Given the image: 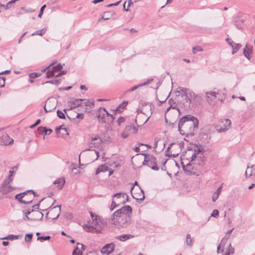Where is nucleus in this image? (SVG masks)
I'll use <instances>...</instances> for the list:
<instances>
[{
  "instance_id": "052dcab7",
  "label": "nucleus",
  "mask_w": 255,
  "mask_h": 255,
  "mask_svg": "<svg viewBox=\"0 0 255 255\" xmlns=\"http://www.w3.org/2000/svg\"><path fill=\"white\" fill-rule=\"evenodd\" d=\"M121 2V1H119L116 3H111V4H110L109 5H108V7H112L113 6H117L119 4V3Z\"/></svg>"
},
{
  "instance_id": "9d476101",
  "label": "nucleus",
  "mask_w": 255,
  "mask_h": 255,
  "mask_svg": "<svg viewBox=\"0 0 255 255\" xmlns=\"http://www.w3.org/2000/svg\"><path fill=\"white\" fill-rule=\"evenodd\" d=\"M143 164L150 167L151 169L158 170L159 168L156 163V158L152 155L148 154L144 156Z\"/></svg>"
},
{
  "instance_id": "0eeeda50",
  "label": "nucleus",
  "mask_w": 255,
  "mask_h": 255,
  "mask_svg": "<svg viewBox=\"0 0 255 255\" xmlns=\"http://www.w3.org/2000/svg\"><path fill=\"white\" fill-rule=\"evenodd\" d=\"M128 201V196L124 193H118L113 196V208H115L120 204H124Z\"/></svg>"
},
{
  "instance_id": "a878e982",
  "label": "nucleus",
  "mask_w": 255,
  "mask_h": 255,
  "mask_svg": "<svg viewBox=\"0 0 255 255\" xmlns=\"http://www.w3.org/2000/svg\"><path fill=\"white\" fill-rule=\"evenodd\" d=\"M55 131L57 134H60L61 136L62 137H63L66 135H68L67 129L63 127V126H61L59 128H56Z\"/></svg>"
},
{
  "instance_id": "bf43d9fd",
  "label": "nucleus",
  "mask_w": 255,
  "mask_h": 255,
  "mask_svg": "<svg viewBox=\"0 0 255 255\" xmlns=\"http://www.w3.org/2000/svg\"><path fill=\"white\" fill-rule=\"evenodd\" d=\"M52 132V130L50 128L47 129L46 128V131H44V134H49Z\"/></svg>"
},
{
  "instance_id": "864d4df0",
  "label": "nucleus",
  "mask_w": 255,
  "mask_h": 255,
  "mask_svg": "<svg viewBox=\"0 0 255 255\" xmlns=\"http://www.w3.org/2000/svg\"><path fill=\"white\" fill-rule=\"evenodd\" d=\"M0 82H1V85H0V88H2L5 86V78L4 77H0Z\"/></svg>"
},
{
  "instance_id": "c03bdc74",
  "label": "nucleus",
  "mask_w": 255,
  "mask_h": 255,
  "mask_svg": "<svg viewBox=\"0 0 255 255\" xmlns=\"http://www.w3.org/2000/svg\"><path fill=\"white\" fill-rule=\"evenodd\" d=\"M57 114L58 117L60 119H65V115H64V113L60 110H58L57 111Z\"/></svg>"
},
{
  "instance_id": "473e14b6",
  "label": "nucleus",
  "mask_w": 255,
  "mask_h": 255,
  "mask_svg": "<svg viewBox=\"0 0 255 255\" xmlns=\"http://www.w3.org/2000/svg\"><path fill=\"white\" fill-rule=\"evenodd\" d=\"M84 105L86 107H89L90 108H92L94 105V103L93 102H91L89 100H84L82 102V106Z\"/></svg>"
},
{
  "instance_id": "8fccbe9b",
  "label": "nucleus",
  "mask_w": 255,
  "mask_h": 255,
  "mask_svg": "<svg viewBox=\"0 0 255 255\" xmlns=\"http://www.w3.org/2000/svg\"><path fill=\"white\" fill-rule=\"evenodd\" d=\"M108 12H104V15H103V16L98 19V22H100L102 19L103 20H108L109 19V17H107L106 16V14L108 13Z\"/></svg>"
},
{
  "instance_id": "5701e85b",
  "label": "nucleus",
  "mask_w": 255,
  "mask_h": 255,
  "mask_svg": "<svg viewBox=\"0 0 255 255\" xmlns=\"http://www.w3.org/2000/svg\"><path fill=\"white\" fill-rule=\"evenodd\" d=\"M229 239V237L225 236L221 240L220 244L217 247V254H219L220 249H222L221 252L223 253L224 251V248L225 247V245L227 243V242Z\"/></svg>"
},
{
  "instance_id": "aec40b11",
  "label": "nucleus",
  "mask_w": 255,
  "mask_h": 255,
  "mask_svg": "<svg viewBox=\"0 0 255 255\" xmlns=\"http://www.w3.org/2000/svg\"><path fill=\"white\" fill-rule=\"evenodd\" d=\"M245 176L250 177L251 176H255V165H248L245 172Z\"/></svg>"
},
{
  "instance_id": "72a5a7b5",
  "label": "nucleus",
  "mask_w": 255,
  "mask_h": 255,
  "mask_svg": "<svg viewBox=\"0 0 255 255\" xmlns=\"http://www.w3.org/2000/svg\"><path fill=\"white\" fill-rule=\"evenodd\" d=\"M127 102H124L123 103L120 104L116 109L117 112L121 113L123 111L125 107L127 105Z\"/></svg>"
},
{
  "instance_id": "ea45409f",
  "label": "nucleus",
  "mask_w": 255,
  "mask_h": 255,
  "mask_svg": "<svg viewBox=\"0 0 255 255\" xmlns=\"http://www.w3.org/2000/svg\"><path fill=\"white\" fill-rule=\"evenodd\" d=\"M228 253H230L232 255H233L234 253V249L232 247L231 244H230L228 246V248L226 251Z\"/></svg>"
},
{
  "instance_id": "ddd939ff",
  "label": "nucleus",
  "mask_w": 255,
  "mask_h": 255,
  "mask_svg": "<svg viewBox=\"0 0 255 255\" xmlns=\"http://www.w3.org/2000/svg\"><path fill=\"white\" fill-rule=\"evenodd\" d=\"M11 181V180H8V179H5L3 181L0 187V192L2 194H6L11 192L14 189V188L10 185Z\"/></svg>"
},
{
  "instance_id": "de8ad7c7",
  "label": "nucleus",
  "mask_w": 255,
  "mask_h": 255,
  "mask_svg": "<svg viewBox=\"0 0 255 255\" xmlns=\"http://www.w3.org/2000/svg\"><path fill=\"white\" fill-rule=\"evenodd\" d=\"M37 130L39 134H42L44 133V131H46V128L43 127H39L38 128Z\"/></svg>"
},
{
  "instance_id": "1a4fd4ad",
  "label": "nucleus",
  "mask_w": 255,
  "mask_h": 255,
  "mask_svg": "<svg viewBox=\"0 0 255 255\" xmlns=\"http://www.w3.org/2000/svg\"><path fill=\"white\" fill-rule=\"evenodd\" d=\"M142 107L141 109L139 108L137 109L136 112L137 114L142 113L143 114L145 115L146 116H148V118L144 122V123H145L152 114L153 111V106L150 103H144L142 104Z\"/></svg>"
},
{
  "instance_id": "69168bd1",
  "label": "nucleus",
  "mask_w": 255,
  "mask_h": 255,
  "mask_svg": "<svg viewBox=\"0 0 255 255\" xmlns=\"http://www.w3.org/2000/svg\"><path fill=\"white\" fill-rule=\"evenodd\" d=\"M60 83L59 80H53V84H59Z\"/></svg>"
},
{
  "instance_id": "20e7f679",
  "label": "nucleus",
  "mask_w": 255,
  "mask_h": 255,
  "mask_svg": "<svg viewBox=\"0 0 255 255\" xmlns=\"http://www.w3.org/2000/svg\"><path fill=\"white\" fill-rule=\"evenodd\" d=\"M34 196V192L32 190H28L16 195L15 198L21 203L27 204L32 202Z\"/></svg>"
},
{
  "instance_id": "4d7b16f0",
  "label": "nucleus",
  "mask_w": 255,
  "mask_h": 255,
  "mask_svg": "<svg viewBox=\"0 0 255 255\" xmlns=\"http://www.w3.org/2000/svg\"><path fill=\"white\" fill-rule=\"evenodd\" d=\"M234 229V228H232V229H230L229 231H228L226 233L225 236L229 237V238L230 236V234L232 233Z\"/></svg>"
},
{
  "instance_id": "2eb2a0df",
  "label": "nucleus",
  "mask_w": 255,
  "mask_h": 255,
  "mask_svg": "<svg viewBox=\"0 0 255 255\" xmlns=\"http://www.w3.org/2000/svg\"><path fill=\"white\" fill-rule=\"evenodd\" d=\"M106 116H110L112 120H113L115 117L113 115L110 114L109 112L105 108H100L99 110L97 117L99 120H101L102 122L106 123Z\"/></svg>"
},
{
  "instance_id": "58836bf2",
  "label": "nucleus",
  "mask_w": 255,
  "mask_h": 255,
  "mask_svg": "<svg viewBox=\"0 0 255 255\" xmlns=\"http://www.w3.org/2000/svg\"><path fill=\"white\" fill-rule=\"evenodd\" d=\"M45 31H46V30L45 29H40V30L35 31V32H34L32 34V35L33 36L35 35H38L42 36L45 33Z\"/></svg>"
},
{
  "instance_id": "39448f33",
  "label": "nucleus",
  "mask_w": 255,
  "mask_h": 255,
  "mask_svg": "<svg viewBox=\"0 0 255 255\" xmlns=\"http://www.w3.org/2000/svg\"><path fill=\"white\" fill-rule=\"evenodd\" d=\"M112 223L118 228H127L130 224L131 219L121 215L114 216V213L111 217Z\"/></svg>"
},
{
  "instance_id": "3c124183",
  "label": "nucleus",
  "mask_w": 255,
  "mask_h": 255,
  "mask_svg": "<svg viewBox=\"0 0 255 255\" xmlns=\"http://www.w3.org/2000/svg\"><path fill=\"white\" fill-rule=\"evenodd\" d=\"M54 69H56L58 72L60 71L63 68V66L61 64H59L56 66H53Z\"/></svg>"
},
{
  "instance_id": "4468645a",
  "label": "nucleus",
  "mask_w": 255,
  "mask_h": 255,
  "mask_svg": "<svg viewBox=\"0 0 255 255\" xmlns=\"http://www.w3.org/2000/svg\"><path fill=\"white\" fill-rule=\"evenodd\" d=\"M137 132V128L135 126H127L121 134L123 138H126L129 135L135 134Z\"/></svg>"
},
{
  "instance_id": "e433bc0d",
  "label": "nucleus",
  "mask_w": 255,
  "mask_h": 255,
  "mask_svg": "<svg viewBox=\"0 0 255 255\" xmlns=\"http://www.w3.org/2000/svg\"><path fill=\"white\" fill-rule=\"evenodd\" d=\"M19 237L20 236L19 235H9L5 238H2L1 239L14 240L18 239Z\"/></svg>"
},
{
  "instance_id": "2f4dec72",
  "label": "nucleus",
  "mask_w": 255,
  "mask_h": 255,
  "mask_svg": "<svg viewBox=\"0 0 255 255\" xmlns=\"http://www.w3.org/2000/svg\"><path fill=\"white\" fill-rule=\"evenodd\" d=\"M108 170V167L105 165H101L97 168L96 174H98L101 172H105Z\"/></svg>"
},
{
  "instance_id": "f704fd0d",
  "label": "nucleus",
  "mask_w": 255,
  "mask_h": 255,
  "mask_svg": "<svg viewBox=\"0 0 255 255\" xmlns=\"http://www.w3.org/2000/svg\"><path fill=\"white\" fill-rule=\"evenodd\" d=\"M186 243L187 246L190 247H192L193 246V241L191 238L190 235L189 234H188L186 236Z\"/></svg>"
},
{
  "instance_id": "cd10ccee",
  "label": "nucleus",
  "mask_w": 255,
  "mask_h": 255,
  "mask_svg": "<svg viewBox=\"0 0 255 255\" xmlns=\"http://www.w3.org/2000/svg\"><path fill=\"white\" fill-rule=\"evenodd\" d=\"M252 47L246 45L245 48L244 49L243 53L244 56L248 59L250 60L251 58L250 55L252 52Z\"/></svg>"
},
{
  "instance_id": "c85d7f7f",
  "label": "nucleus",
  "mask_w": 255,
  "mask_h": 255,
  "mask_svg": "<svg viewBox=\"0 0 255 255\" xmlns=\"http://www.w3.org/2000/svg\"><path fill=\"white\" fill-rule=\"evenodd\" d=\"M153 80V79L152 78L148 79L145 82L140 84L137 86H135L133 87L132 88H130L129 90V91L132 92V91L136 90L139 87L148 85V84H150Z\"/></svg>"
},
{
  "instance_id": "f03ea898",
  "label": "nucleus",
  "mask_w": 255,
  "mask_h": 255,
  "mask_svg": "<svg viewBox=\"0 0 255 255\" xmlns=\"http://www.w3.org/2000/svg\"><path fill=\"white\" fill-rule=\"evenodd\" d=\"M198 128V120L190 115L182 118L178 123L179 131L181 134L187 136L194 135V131Z\"/></svg>"
},
{
  "instance_id": "6ab92c4d",
  "label": "nucleus",
  "mask_w": 255,
  "mask_h": 255,
  "mask_svg": "<svg viewBox=\"0 0 255 255\" xmlns=\"http://www.w3.org/2000/svg\"><path fill=\"white\" fill-rule=\"evenodd\" d=\"M185 95L189 100V102H188L189 104L191 103L192 100H197L198 98L197 95H195L194 92L189 90L186 91Z\"/></svg>"
},
{
  "instance_id": "09e8293b",
  "label": "nucleus",
  "mask_w": 255,
  "mask_h": 255,
  "mask_svg": "<svg viewBox=\"0 0 255 255\" xmlns=\"http://www.w3.org/2000/svg\"><path fill=\"white\" fill-rule=\"evenodd\" d=\"M46 7V5H43L40 8V11H39V13L38 15V16L39 17H41L42 15L43 14V10L44 9H45V8Z\"/></svg>"
},
{
  "instance_id": "37998d69",
  "label": "nucleus",
  "mask_w": 255,
  "mask_h": 255,
  "mask_svg": "<svg viewBox=\"0 0 255 255\" xmlns=\"http://www.w3.org/2000/svg\"><path fill=\"white\" fill-rule=\"evenodd\" d=\"M41 75L40 73H32L29 74V77L30 79H34L38 77Z\"/></svg>"
},
{
  "instance_id": "dca6fc26",
  "label": "nucleus",
  "mask_w": 255,
  "mask_h": 255,
  "mask_svg": "<svg viewBox=\"0 0 255 255\" xmlns=\"http://www.w3.org/2000/svg\"><path fill=\"white\" fill-rule=\"evenodd\" d=\"M54 63H51L49 66H47L45 68L41 70L42 72H44L48 69V71L46 73V77L47 78H50L54 76L56 77V75H57L56 74V73L58 72V71L54 69V67H52L51 68H50L54 65Z\"/></svg>"
},
{
  "instance_id": "a19ab883",
  "label": "nucleus",
  "mask_w": 255,
  "mask_h": 255,
  "mask_svg": "<svg viewBox=\"0 0 255 255\" xmlns=\"http://www.w3.org/2000/svg\"><path fill=\"white\" fill-rule=\"evenodd\" d=\"M33 235L32 234H26L25 237V241L26 242H30L32 238Z\"/></svg>"
},
{
  "instance_id": "0e129e2a",
  "label": "nucleus",
  "mask_w": 255,
  "mask_h": 255,
  "mask_svg": "<svg viewBox=\"0 0 255 255\" xmlns=\"http://www.w3.org/2000/svg\"><path fill=\"white\" fill-rule=\"evenodd\" d=\"M226 40L228 42L229 44L232 46V45H234V42L229 39H227Z\"/></svg>"
},
{
  "instance_id": "e2e57ef3",
  "label": "nucleus",
  "mask_w": 255,
  "mask_h": 255,
  "mask_svg": "<svg viewBox=\"0 0 255 255\" xmlns=\"http://www.w3.org/2000/svg\"><path fill=\"white\" fill-rule=\"evenodd\" d=\"M76 117L82 119L84 118V115L83 114H78Z\"/></svg>"
},
{
  "instance_id": "49530a36",
  "label": "nucleus",
  "mask_w": 255,
  "mask_h": 255,
  "mask_svg": "<svg viewBox=\"0 0 255 255\" xmlns=\"http://www.w3.org/2000/svg\"><path fill=\"white\" fill-rule=\"evenodd\" d=\"M211 217H214L215 218H217L219 216V211L218 210L215 209L213 210L212 213L211 214Z\"/></svg>"
},
{
  "instance_id": "5fc2aeb1",
  "label": "nucleus",
  "mask_w": 255,
  "mask_h": 255,
  "mask_svg": "<svg viewBox=\"0 0 255 255\" xmlns=\"http://www.w3.org/2000/svg\"><path fill=\"white\" fill-rule=\"evenodd\" d=\"M50 238V237L49 236H46V237L41 236V237H38L37 240H43L46 241V240H49Z\"/></svg>"
},
{
  "instance_id": "a18cd8bd",
  "label": "nucleus",
  "mask_w": 255,
  "mask_h": 255,
  "mask_svg": "<svg viewBox=\"0 0 255 255\" xmlns=\"http://www.w3.org/2000/svg\"><path fill=\"white\" fill-rule=\"evenodd\" d=\"M203 49L200 47H193L192 51L193 53L196 54L198 51H202Z\"/></svg>"
},
{
  "instance_id": "9b49d317",
  "label": "nucleus",
  "mask_w": 255,
  "mask_h": 255,
  "mask_svg": "<svg viewBox=\"0 0 255 255\" xmlns=\"http://www.w3.org/2000/svg\"><path fill=\"white\" fill-rule=\"evenodd\" d=\"M180 146L178 143H171L167 147L166 149L167 154L168 156L173 157H177L180 152Z\"/></svg>"
},
{
  "instance_id": "f257e3e1",
  "label": "nucleus",
  "mask_w": 255,
  "mask_h": 255,
  "mask_svg": "<svg viewBox=\"0 0 255 255\" xmlns=\"http://www.w3.org/2000/svg\"><path fill=\"white\" fill-rule=\"evenodd\" d=\"M186 155L189 159L183 157L181 159L184 171L188 175H198L205 161L203 152L197 147L194 152L189 151Z\"/></svg>"
},
{
  "instance_id": "680f3d73",
  "label": "nucleus",
  "mask_w": 255,
  "mask_h": 255,
  "mask_svg": "<svg viewBox=\"0 0 255 255\" xmlns=\"http://www.w3.org/2000/svg\"><path fill=\"white\" fill-rule=\"evenodd\" d=\"M93 153L95 154L96 155V158H95V160H97L98 158H99V152L97 150H93Z\"/></svg>"
},
{
  "instance_id": "79ce46f5",
  "label": "nucleus",
  "mask_w": 255,
  "mask_h": 255,
  "mask_svg": "<svg viewBox=\"0 0 255 255\" xmlns=\"http://www.w3.org/2000/svg\"><path fill=\"white\" fill-rule=\"evenodd\" d=\"M73 255H82V251L77 247L73 252Z\"/></svg>"
},
{
  "instance_id": "6e6d98bb",
  "label": "nucleus",
  "mask_w": 255,
  "mask_h": 255,
  "mask_svg": "<svg viewBox=\"0 0 255 255\" xmlns=\"http://www.w3.org/2000/svg\"><path fill=\"white\" fill-rule=\"evenodd\" d=\"M66 71H61V72H59L56 75V77H59L65 74H66Z\"/></svg>"
},
{
  "instance_id": "774afa93",
  "label": "nucleus",
  "mask_w": 255,
  "mask_h": 255,
  "mask_svg": "<svg viewBox=\"0 0 255 255\" xmlns=\"http://www.w3.org/2000/svg\"><path fill=\"white\" fill-rule=\"evenodd\" d=\"M10 72L9 70H5L4 71H2L1 72H0V75L5 74L7 73H9Z\"/></svg>"
},
{
  "instance_id": "6e6552de",
  "label": "nucleus",
  "mask_w": 255,
  "mask_h": 255,
  "mask_svg": "<svg viewBox=\"0 0 255 255\" xmlns=\"http://www.w3.org/2000/svg\"><path fill=\"white\" fill-rule=\"evenodd\" d=\"M231 122L229 119L221 120L215 126V128L218 132H225L231 128Z\"/></svg>"
},
{
  "instance_id": "4be33fe9",
  "label": "nucleus",
  "mask_w": 255,
  "mask_h": 255,
  "mask_svg": "<svg viewBox=\"0 0 255 255\" xmlns=\"http://www.w3.org/2000/svg\"><path fill=\"white\" fill-rule=\"evenodd\" d=\"M61 210V206L59 205H57L52 208L50 211V214H53V212H55V215H53L52 218L53 219H57L60 215Z\"/></svg>"
},
{
  "instance_id": "7c9ffc66",
  "label": "nucleus",
  "mask_w": 255,
  "mask_h": 255,
  "mask_svg": "<svg viewBox=\"0 0 255 255\" xmlns=\"http://www.w3.org/2000/svg\"><path fill=\"white\" fill-rule=\"evenodd\" d=\"M133 188H134V186H132L131 187V189H130L131 194L132 197L136 200H143L145 198L144 191L140 189L141 195H140L139 196H134L132 194V190L133 189Z\"/></svg>"
},
{
  "instance_id": "f8f14e48",
  "label": "nucleus",
  "mask_w": 255,
  "mask_h": 255,
  "mask_svg": "<svg viewBox=\"0 0 255 255\" xmlns=\"http://www.w3.org/2000/svg\"><path fill=\"white\" fill-rule=\"evenodd\" d=\"M132 213V208L129 206H125L123 207L120 209H119L115 211L114 213V216H124V217H127L128 218L131 219V215Z\"/></svg>"
},
{
  "instance_id": "423d86ee",
  "label": "nucleus",
  "mask_w": 255,
  "mask_h": 255,
  "mask_svg": "<svg viewBox=\"0 0 255 255\" xmlns=\"http://www.w3.org/2000/svg\"><path fill=\"white\" fill-rule=\"evenodd\" d=\"M23 213L24 215L23 217V219L25 220L26 219L28 220H39L42 219L43 217V214L42 212L38 211V210H34L32 209L23 210Z\"/></svg>"
},
{
  "instance_id": "338daca9",
  "label": "nucleus",
  "mask_w": 255,
  "mask_h": 255,
  "mask_svg": "<svg viewBox=\"0 0 255 255\" xmlns=\"http://www.w3.org/2000/svg\"><path fill=\"white\" fill-rule=\"evenodd\" d=\"M77 245H80L81 246L82 250L84 251L86 249V247L84 245H83L82 244H80V243H78Z\"/></svg>"
},
{
  "instance_id": "7ed1b4c3",
  "label": "nucleus",
  "mask_w": 255,
  "mask_h": 255,
  "mask_svg": "<svg viewBox=\"0 0 255 255\" xmlns=\"http://www.w3.org/2000/svg\"><path fill=\"white\" fill-rule=\"evenodd\" d=\"M90 213L92 219V225H85V230L88 232H92L93 230L100 231L104 225V223L101 221L100 216L91 212Z\"/></svg>"
},
{
  "instance_id": "bb28decb",
  "label": "nucleus",
  "mask_w": 255,
  "mask_h": 255,
  "mask_svg": "<svg viewBox=\"0 0 255 255\" xmlns=\"http://www.w3.org/2000/svg\"><path fill=\"white\" fill-rule=\"evenodd\" d=\"M223 183H222L218 188V189L216 190V191L213 194L212 198L213 202H215L218 199V198L221 192V191H222V189L223 188Z\"/></svg>"
},
{
  "instance_id": "603ef678",
  "label": "nucleus",
  "mask_w": 255,
  "mask_h": 255,
  "mask_svg": "<svg viewBox=\"0 0 255 255\" xmlns=\"http://www.w3.org/2000/svg\"><path fill=\"white\" fill-rule=\"evenodd\" d=\"M125 121V119L124 118L122 117H120L118 120H117V122L119 124V125H121V124L123 123H124Z\"/></svg>"
},
{
  "instance_id": "a211bd4d",
  "label": "nucleus",
  "mask_w": 255,
  "mask_h": 255,
  "mask_svg": "<svg viewBox=\"0 0 255 255\" xmlns=\"http://www.w3.org/2000/svg\"><path fill=\"white\" fill-rule=\"evenodd\" d=\"M83 101V99H74L69 101L68 102V105L69 107H70V109H73L79 106H82Z\"/></svg>"
},
{
  "instance_id": "c756f323",
  "label": "nucleus",
  "mask_w": 255,
  "mask_h": 255,
  "mask_svg": "<svg viewBox=\"0 0 255 255\" xmlns=\"http://www.w3.org/2000/svg\"><path fill=\"white\" fill-rule=\"evenodd\" d=\"M134 237V236L132 235L131 234H126V235H122L116 237L117 239L121 241H126L128 239H132Z\"/></svg>"
},
{
  "instance_id": "b1692460",
  "label": "nucleus",
  "mask_w": 255,
  "mask_h": 255,
  "mask_svg": "<svg viewBox=\"0 0 255 255\" xmlns=\"http://www.w3.org/2000/svg\"><path fill=\"white\" fill-rule=\"evenodd\" d=\"M65 182V181L64 178L61 177L55 180L53 183L57 186L58 190H61L63 188Z\"/></svg>"
},
{
  "instance_id": "f3484780",
  "label": "nucleus",
  "mask_w": 255,
  "mask_h": 255,
  "mask_svg": "<svg viewBox=\"0 0 255 255\" xmlns=\"http://www.w3.org/2000/svg\"><path fill=\"white\" fill-rule=\"evenodd\" d=\"M115 249V245L111 243L105 246L101 250V253L103 254L110 255L112 253Z\"/></svg>"
},
{
  "instance_id": "c9c22d12",
  "label": "nucleus",
  "mask_w": 255,
  "mask_h": 255,
  "mask_svg": "<svg viewBox=\"0 0 255 255\" xmlns=\"http://www.w3.org/2000/svg\"><path fill=\"white\" fill-rule=\"evenodd\" d=\"M241 47L242 45L241 44L234 43V45H232V47L233 50L232 54H234V53L237 52Z\"/></svg>"
},
{
  "instance_id": "13d9d810",
  "label": "nucleus",
  "mask_w": 255,
  "mask_h": 255,
  "mask_svg": "<svg viewBox=\"0 0 255 255\" xmlns=\"http://www.w3.org/2000/svg\"><path fill=\"white\" fill-rule=\"evenodd\" d=\"M49 102H50V101H48L46 102V104H45V106L44 107V110L46 111V112H50L51 111V109H48V110L47 108V107L48 106V104H49Z\"/></svg>"
},
{
  "instance_id": "4c0bfd02",
  "label": "nucleus",
  "mask_w": 255,
  "mask_h": 255,
  "mask_svg": "<svg viewBox=\"0 0 255 255\" xmlns=\"http://www.w3.org/2000/svg\"><path fill=\"white\" fill-rule=\"evenodd\" d=\"M12 170H10L9 172V175L6 179H8V180H12V178H11L12 176L14 174V169H17L16 166H14L11 168Z\"/></svg>"
},
{
  "instance_id": "393cba45",
  "label": "nucleus",
  "mask_w": 255,
  "mask_h": 255,
  "mask_svg": "<svg viewBox=\"0 0 255 255\" xmlns=\"http://www.w3.org/2000/svg\"><path fill=\"white\" fill-rule=\"evenodd\" d=\"M218 93L215 92H209L206 93V98L208 103H210L214 100L217 97Z\"/></svg>"
},
{
  "instance_id": "412c9836",
  "label": "nucleus",
  "mask_w": 255,
  "mask_h": 255,
  "mask_svg": "<svg viewBox=\"0 0 255 255\" xmlns=\"http://www.w3.org/2000/svg\"><path fill=\"white\" fill-rule=\"evenodd\" d=\"M102 140L98 136H96L95 137L92 138L91 142L90 143L91 147H98L101 143Z\"/></svg>"
}]
</instances>
